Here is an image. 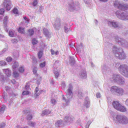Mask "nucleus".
Returning <instances> with one entry per match:
<instances>
[{
  "mask_svg": "<svg viewBox=\"0 0 128 128\" xmlns=\"http://www.w3.org/2000/svg\"><path fill=\"white\" fill-rule=\"evenodd\" d=\"M73 87L72 85L69 84L68 86V88L66 91V98L64 97V95L62 96V100L64 102H66V104L68 105L72 98L73 90Z\"/></svg>",
  "mask_w": 128,
  "mask_h": 128,
  "instance_id": "1",
  "label": "nucleus"
},
{
  "mask_svg": "<svg viewBox=\"0 0 128 128\" xmlns=\"http://www.w3.org/2000/svg\"><path fill=\"white\" fill-rule=\"evenodd\" d=\"M113 118L116 124H126L128 123V118L124 115L118 114L116 115V118Z\"/></svg>",
  "mask_w": 128,
  "mask_h": 128,
  "instance_id": "2",
  "label": "nucleus"
},
{
  "mask_svg": "<svg viewBox=\"0 0 128 128\" xmlns=\"http://www.w3.org/2000/svg\"><path fill=\"white\" fill-rule=\"evenodd\" d=\"M124 10H118L116 13V16L119 18L124 21L128 20V12Z\"/></svg>",
  "mask_w": 128,
  "mask_h": 128,
  "instance_id": "3",
  "label": "nucleus"
},
{
  "mask_svg": "<svg viewBox=\"0 0 128 128\" xmlns=\"http://www.w3.org/2000/svg\"><path fill=\"white\" fill-rule=\"evenodd\" d=\"M118 70L121 74L125 77L128 78V66L124 64L120 65L118 68Z\"/></svg>",
  "mask_w": 128,
  "mask_h": 128,
  "instance_id": "4",
  "label": "nucleus"
},
{
  "mask_svg": "<svg viewBox=\"0 0 128 128\" xmlns=\"http://www.w3.org/2000/svg\"><path fill=\"white\" fill-rule=\"evenodd\" d=\"M112 52L115 54V56H126V55L122 48H120L114 46L112 49Z\"/></svg>",
  "mask_w": 128,
  "mask_h": 128,
  "instance_id": "5",
  "label": "nucleus"
},
{
  "mask_svg": "<svg viewBox=\"0 0 128 128\" xmlns=\"http://www.w3.org/2000/svg\"><path fill=\"white\" fill-rule=\"evenodd\" d=\"M112 104L114 108L118 110L121 112H125L126 111V108L124 106H122L118 102L113 101Z\"/></svg>",
  "mask_w": 128,
  "mask_h": 128,
  "instance_id": "6",
  "label": "nucleus"
},
{
  "mask_svg": "<svg viewBox=\"0 0 128 128\" xmlns=\"http://www.w3.org/2000/svg\"><path fill=\"white\" fill-rule=\"evenodd\" d=\"M110 90L112 93L116 92L118 95H122L124 93V91L122 88L116 86H112Z\"/></svg>",
  "mask_w": 128,
  "mask_h": 128,
  "instance_id": "7",
  "label": "nucleus"
},
{
  "mask_svg": "<svg viewBox=\"0 0 128 128\" xmlns=\"http://www.w3.org/2000/svg\"><path fill=\"white\" fill-rule=\"evenodd\" d=\"M114 6L122 10H127L128 9V5L127 4H120L118 1H115L114 3Z\"/></svg>",
  "mask_w": 128,
  "mask_h": 128,
  "instance_id": "8",
  "label": "nucleus"
},
{
  "mask_svg": "<svg viewBox=\"0 0 128 128\" xmlns=\"http://www.w3.org/2000/svg\"><path fill=\"white\" fill-rule=\"evenodd\" d=\"M61 19L59 18H56L54 22L52 23L53 25L55 30H59L61 26Z\"/></svg>",
  "mask_w": 128,
  "mask_h": 128,
  "instance_id": "9",
  "label": "nucleus"
},
{
  "mask_svg": "<svg viewBox=\"0 0 128 128\" xmlns=\"http://www.w3.org/2000/svg\"><path fill=\"white\" fill-rule=\"evenodd\" d=\"M2 5L3 7L9 11L12 7L11 0H4Z\"/></svg>",
  "mask_w": 128,
  "mask_h": 128,
  "instance_id": "10",
  "label": "nucleus"
},
{
  "mask_svg": "<svg viewBox=\"0 0 128 128\" xmlns=\"http://www.w3.org/2000/svg\"><path fill=\"white\" fill-rule=\"evenodd\" d=\"M108 23L110 27H112L115 28H118L120 27L118 23L114 21H108Z\"/></svg>",
  "mask_w": 128,
  "mask_h": 128,
  "instance_id": "11",
  "label": "nucleus"
},
{
  "mask_svg": "<svg viewBox=\"0 0 128 128\" xmlns=\"http://www.w3.org/2000/svg\"><path fill=\"white\" fill-rule=\"evenodd\" d=\"M64 120V124L68 123H69V124H70V122L72 123L73 122L74 118L72 116L67 115L65 116Z\"/></svg>",
  "mask_w": 128,
  "mask_h": 128,
  "instance_id": "12",
  "label": "nucleus"
},
{
  "mask_svg": "<svg viewBox=\"0 0 128 128\" xmlns=\"http://www.w3.org/2000/svg\"><path fill=\"white\" fill-rule=\"evenodd\" d=\"M115 40L117 42H118V44L119 45H123V43L126 41V40L118 36H115Z\"/></svg>",
  "mask_w": 128,
  "mask_h": 128,
  "instance_id": "13",
  "label": "nucleus"
},
{
  "mask_svg": "<svg viewBox=\"0 0 128 128\" xmlns=\"http://www.w3.org/2000/svg\"><path fill=\"white\" fill-rule=\"evenodd\" d=\"M42 32L47 38H50L51 37V36L52 34V32H49L48 29L43 27Z\"/></svg>",
  "mask_w": 128,
  "mask_h": 128,
  "instance_id": "14",
  "label": "nucleus"
},
{
  "mask_svg": "<svg viewBox=\"0 0 128 128\" xmlns=\"http://www.w3.org/2000/svg\"><path fill=\"white\" fill-rule=\"evenodd\" d=\"M42 92V90H40L37 87H36L34 91V96L36 98L38 97V96L40 95V94Z\"/></svg>",
  "mask_w": 128,
  "mask_h": 128,
  "instance_id": "15",
  "label": "nucleus"
},
{
  "mask_svg": "<svg viewBox=\"0 0 128 128\" xmlns=\"http://www.w3.org/2000/svg\"><path fill=\"white\" fill-rule=\"evenodd\" d=\"M121 77L122 76H120V75L118 74H114L113 76L112 80L114 82L117 83L118 81L119 80Z\"/></svg>",
  "mask_w": 128,
  "mask_h": 128,
  "instance_id": "16",
  "label": "nucleus"
},
{
  "mask_svg": "<svg viewBox=\"0 0 128 128\" xmlns=\"http://www.w3.org/2000/svg\"><path fill=\"white\" fill-rule=\"evenodd\" d=\"M75 57L76 58H74V56H70V64L72 66H74V64H75V59L76 58H78L76 56H75Z\"/></svg>",
  "mask_w": 128,
  "mask_h": 128,
  "instance_id": "17",
  "label": "nucleus"
},
{
  "mask_svg": "<svg viewBox=\"0 0 128 128\" xmlns=\"http://www.w3.org/2000/svg\"><path fill=\"white\" fill-rule=\"evenodd\" d=\"M5 89L6 91L7 92L8 94H12L13 93V90L14 89L12 88H10L7 86H5Z\"/></svg>",
  "mask_w": 128,
  "mask_h": 128,
  "instance_id": "18",
  "label": "nucleus"
},
{
  "mask_svg": "<svg viewBox=\"0 0 128 128\" xmlns=\"http://www.w3.org/2000/svg\"><path fill=\"white\" fill-rule=\"evenodd\" d=\"M34 34V30L32 29H30L28 30L26 34L28 36L31 37Z\"/></svg>",
  "mask_w": 128,
  "mask_h": 128,
  "instance_id": "19",
  "label": "nucleus"
},
{
  "mask_svg": "<svg viewBox=\"0 0 128 128\" xmlns=\"http://www.w3.org/2000/svg\"><path fill=\"white\" fill-rule=\"evenodd\" d=\"M83 49H84V46L82 44L80 43L76 48V50L77 52L78 53L81 51H82Z\"/></svg>",
  "mask_w": 128,
  "mask_h": 128,
  "instance_id": "20",
  "label": "nucleus"
},
{
  "mask_svg": "<svg viewBox=\"0 0 128 128\" xmlns=\"http://www.w3.org/2000/svg\"><path fill=\"white\" fill-rule=\"evenodd\" d=\"M80 76L81 78H85L87 77V74L86 71L82 70L80 72Z\"/></svg>",
  "mask_w": 128,
  "mask_h": 128,
  "instance_id": "21",
  "label": "nucleus"
},
{
  "mask_svg": "<svg viewBox=\"0 0 128 128\" xmlns=\"http://www.w3.org/2000/svg\"><path fill=\"white\" fill-rule=\"evenodd\" d=\"M78 92H76V94L78 95V96L79 98L81 99L83 97V94L82 93V90H78Z\"/></svg>",
  "mask_w": 128,
  "mask_h": 128,
  "instance_id": "22",
  "label": "nucleus"
},
{
  "mask_svg": "<svg viewBox=\"0 0 128 128\" xmlns=\"http://www.w3.org/2000/svg\"><path fill=\"white\" fill-rule=\"evenodd\" d=\"M63 121L62 120H60L57 121L55 124V125L57 127H60L62 126Z\"/></svg>",
  "mask_w": 128,
  "mask_h": 128,
  "instance_id": "23",
  "label": "nucleus"
},
{
  "mask_svg": "<svg viewBox=\"0 0 128 128\" xmlns=\"http://www.w3.org/2000/svg\"><path fill=\"white\" fill-rule=\"evenodd\" d=\"M125 80L124 78L122 76L118 81L117 83L120 84H124L125 83Z\"/></svg>",
  "mask_w": 128,
  "mask_h": 128,
  "instance_id": "24",
  "label": "nucleus"
},
{
  "mask_svg": "<svg viewBox=\"0 0 128 128\" xmlns=\"http://www.w3.org/2000/svg\"><path fill=\"white\" fill-rule=\"evenodd\" d=\"M51 112L48 110L45 109L42 112V116H44V115H47L49 114L50 112Z\"/></svg>",
  "mask_w": 128,
  "mask_h": 128,
  "instance_id": "25",
  "label": "nucleus"
},
{
  "mask_svg": "<svg viewBox=\"0 0 128 128\" xmlns=\"http://www.w3.org/2000/svg\"><path fill=\"white\" fill-rule=\"evenodd\" d=\"M5 74L7 76H9L11 74L10 71L9 69H4L3 70Z\"/></svg>",
  "mask_w": 128,
  "mask_h": 128,
  "instance_id": "26",
  "label": "nucleus"
},
{
  "mask_svg": "<svg viewBox=\"0 0 128 128\" xmlns=\"http://www.w3.org/2000/svg\"><path fill=\"white\" fill-rule=\"evenodd\" d=\"M32 66H34V65L36 66L38 64V61L37 59L36 58L35 56H33L32 57Z\"/></svg>",
  "mask_w": 128,
  "mask_h": 128,
  "instance_id": "27",
  "label": "nucleus"
},
{
  "mask_svg": "<svg viewBox=\"0 0 128 128\" xmlns=\"http://www.w3.org/2000/svg\"><path fill=\"white\" fill-rule=\"evenodd\" d=\"M70 6L69 7L68 10L70 12H72L75 9V7L74 4L72 3L70 4Z\"/></svg>",
  "mask_w": 128,
  "mask_h": 128,
  "instance_id": "28",
  "label": "nucleus"
},
{
  "mask_svg": "<svg viewBox=\"0 0 128 128\" xmlns=\"http://www.w3.org/2000/svg\"><path fill=\"white\" fill-rule=\"evenodd\" d=\"M15 61H14L13 62L14 63L12 66V68L13 69L15 70L16 68L18 67L19 65L18 62H14Z\"/></svg>",
  "mask_w": 128,
  "mask_h": 128,
  "instance_id": "29",
  "label": "nucleus"
},
{
  "mask_svg": "<svg viewBox=\"0 0 128 128\" xmlns=\"http://www.w3.org/2000/svg\"><path fill=\"white\" fill-rule=\"evenodd\" d=\"M53 72L54 74L55 78H57L59 76L60 72L58 70H54L53 71Z\"/></svg>",
  "mask_w": 128,
  "mask_h": 128,
  "instance_id": "30",
  "label": "nucleus"
},
{
  "mask_svg": "<svg viewBox=\"0 0 128 128\" xmlns=\"http://www.w3.org/2000/svg\"><path fill=\"white\" fill-rule=\"evenodd\" d=\"M18 32H19L21 34H24L25 33V32L24 28L22 27H20L18 30Z\"/></svg>",
  "mask_w": 128,
  "mask_h": 128,
  "instance_id": "31",
  "label": "nucleus"
},
{
  "mask_svg": "<svg viewBox=\"0 0 128 128\" xmlns=\"http://www.w3.org/2000/svg\"><path fill=\"white\" fill-rule=\"evenodd\" d=\"M16 58H14V59H13L10 56L8 57L7 58H6V60L8 62H10L11 61L13 62L14 61H16Z\"/></svg>",
  "mask_w": 128,
  "mask_h": 128,
  "instance_id": "32",
  "label": "nucleus"
},
{
  "mask_svg": "<svg viewBox=\"0 0 128 128\" xmlns=\"http://www.w3.org/2000/svg\"><path fill=\"white\" fill-rule=\"evenodd\" d=\"M28 124L31 126L34 127L36 125V123L34 122L29 121L28 122Z\"/></svg>",
  "mask_w": 128,
  "mask_h": 128,
  "instance_id": "33",
  "label": "nucleus"
},
{
  "mask_svg": "<svg viewBox=\"0 0 128 128\" xmlns=\"http://www.w3.org/2000/svg\"><path fill=\"white\" fill-rule=\"evenodd\" d=\"M68 24H66L64 27V31L65 32L67 33L69 31V30H70V28L68 29Z\"/></svg>",
  "mask_w": 128,
  "mask_h": 128,
  "instance_id": "34",
  "label": "nucleus"
},
{
  "mask_svg": "<svg viewBox=\"0 0 128 128\" xmlns=\"http://www.w3.org/2000/svg\"><path fill=\"white\" fill-rule=\"evenodd\" d=\"M51 54L52 55L55 54V55H58L59 54V52L57 50H56L55 52L53 50L51 49Z\"/></svg>",
  "mask_w": 128,
  "mask_h": 128,
  "instance_id": "35",
  "label": "nucleus"
},
{
  "mask_svg": "<svg viewBox=\"0 0 128 128\" xmlns=\"http://www.w3.org/2000/svg\"><path fill=\"white\" fill-rule=\"evenodd\" d=\"M32 118V114H28L26 117V119L28 120H30Z\"/></svg>",
  "mask_w": 128,
  "mask_h": 128,
  "instance_id": "36",
  "label": "nucleus"
},
{
  "mask_svg": "<svg viewBox=\"0 0 128 128\" xmlns=\"http://www.w3.org/2000/svg\"><path fill=\"white\" fill-rule=\"evenodd\" d=\"M6 108V106H5L4 105H2L1 106V108L0 109V111L2 113H3L4 111Z\"/></svg>",
  "mask_w": 128,
  "mask_h": 128,
  "instance_id": "37",
  "label": "nucleus"
},
{
  "mask_svg": "<svg viewBox=\"0 0 128 128\" xmlns=\"http://www.w3.org/2000/svg\"><path fill=\"white\" fill-rule=\"evenodd\" d=\"M32 42L33 45H34L37 44L38 42V40L36 38H33L32 40Z\"/></svg>",
  "mask_w": 128,
  "mask_h": 128,
  "instance_id": "38",
  "label": "nucleus"
},
{
  "mask_svg": "<svg viewBox=\"0 0 128 128\" xmlns=\"http://www.w3.org/2000/svg\"><path fill=\"white\" fill-rule=\"evenodd\" d=\"M124 43H123V45H122V46L123 47H124L126 48H128V42L126 40Z\"/></svg>",
  "mask_w": 128,
  "mask_h": 128,
  "instance_id": "39",
  "label": "nucleus"
},
{
  "mask_svg": "<svg viewBox=\"0 0 128 128\" xmlns=\"http://www.w3.org/2000/svg\"><path fill=\"white\" fill-rule=\"evenodd\" d=\"M8 18L7 16H5L4 18V24H6L7 23L8 21Z\"/></svg>",
  "mask_w": 128,
  "mask_h": 128,
  "instance_id": "40",
  "label": "nucleus"
},
{
  "mask_svg": "<svg viewBox=\"0 0 128 128\" xmlns=\"http://www.w3.org/2000/svg\"><path fill=\"white\" fill-rule=\"evenodd\" d=\"M43 50H39L38 53V56H42L43 55Z\"/></svg>",
  "mask_w": 128,
  "mask_h": 128,
  "instance_id": "41",
  "label": "nucleus"
},
{
  "mask_svg": "<svg viewBox=\"0 0 128 128\" xmlns=\"http://www.w3.org/2000/svg\"><path fill=\"white\" fill-rule=\"evenodd\" d=\"M107 100H108V103L109 104H110L112 103V100L111 98L110 97H107Z\"/></svg>",
  "mask_w": 128,
  "mask_h": 128,
  "instance_id": "42",
  "label": "nucleus"
},
{
  "mask_svg": "<svg viewBox=\"0 0 128 128\" xmlns=\"http://www.w3.org/2000/svg\"><path fill=\"white\" fill-rule=\"evenodd\" d=\"M9 36L11 37H13L14 36V32L11 30L9 31Z\"/></svg>",
  "mask_w": 128,
  "mask_h": 128,
  "instance_id": "43",
  "label": "nucleus"
},
{
  "mask_svg": "<svg viewBox=\"0 0 128 128\" xmlns=\"http://www.w3.org/2000/svg\"><path fill=\"white\" fill-rule=\"evenodd\" d=\"M29 93V91H27L24 90V91L22 93V94L23 95H28Z\"/></svg>",
  "mask_w": 128,
  "mask_h": 128,
  "instance_id": "44",
  "label": "nucleus"
},
{
  "mask_svg": "<svg viewBox=\"0 0 128 128\" xmlns=\"http://www.w3.org/2000/svg\"><path fill=\"white\" fill-rule=\"evenodd\" d=\"M50 103L52 104V105H54L56 103V100L54 99H52L50 101Z\"/></svg>",
  "mask_w": 128,
  "mask_h": 128,
  "instance_id": "45",
  "label": "nucleus"
},
{
  "mask_svg": "<svg viewBox=\"0 0 128 128\" xmlns=\"http://www.w3.org/2000/svg\"><path fill=\"white\" fill-rule=\"evenodd\" d=\"M102 69L104 70V72H105L107 70V67L104 64H103L102 66Z\"/></svg>",
  "mask_w": 128,
  "mask_h": 128,
  "instance_id": "46",
  "label": "nucleus"
},
{
  "mask_svg": "<svg viewBox=\"0 0 128 128\" xmlns=\"http://www.w3.org/2000/svg\"><path fill=\"white\" fill-rule=\"evenodd\" d=\"M14 76L15 78H17L19 76L18 73L16 71L14 72H13Z\"/></svg>",
  "mask_w": 128,
  "mask_h": 128,
  "instance_id": "47",
  "label": "nucleus"
},
{
  "mask_svg": "<svg viewBox=\"0 0 128 128\" xmlns=\"http://www.w3.org/2000/svg\"><path fill=\"white\" fill-rule=\"evenodd\" d=\"M6 62L4 60L0 61V66H4L6 64Z\"/></svg>",
  "mask_w": 128,
  "mask_h": 128,
  "instance_id": "48",
  "label": "nucleus"
},
{
  "mask_svg": "<svg viewBox=\"0 0 128 128\" xmlns=\"http://www.w3.org/2000/svg\"><path fill=\"white\" fill-rule=\"evenodd\" d=\"M38 69L37 68V67L36 66H34V68H33V74H36L37 72Z\"/></svg>",
  "mask_w": 128,
  "mask_h": 128,
  "instance_id": "49",
  "label": "nucleus"
},
{
  "mask_svg": "<svg viewBox=\"0 0 128 128\" xmlns=\"http://www.w3.org/2000/svg\"><path fill=\"white\" fill-rule=\"evenodd\" d=\"M4 80V76L2 74H0V81H3Z\"/></svg>",
  "mask_w": 128,
  "mask_h": 128,
  "instance_id": "50",
  "label": "nucleus"
},
{
  "mask_svg": "<svg viewBox=\"0 0 128 128\" xmlns=\"http://www.w3.org/2000/svg\"><path fill=\"white\" fill-rule=\"evenodd\" d=\"M30 86L29 85H28L27 84H26V85L25 87V90H27V91H29V92L30 91Z\"/></svg>",
  "mask_w": 128,
  "mask_h": 128,
  "instance_id": "51",
  "label": "nucleus"
},
{
  "mask_svg": "<svg viewBox=\"0 0 128 128\" xmlns=\"http://www.w3.org/2000/svg\"><path fill=\"white\" fill-rule=\"evenodd\" d=\"M24 69L22 67H21L19 68V70L20 72L21 73L23 72L24 71Z\"/></svg>",
  "mask_w": 128,
  "mask_h": 128,
  "instance_id": "52",
  "label": "nucleus"
},
{
  "mask_svg": "<svg viewBox=\"0 0 128 128\" xmlns=\"http://www.w3.org/2000/svg\"><path fill=\"white\" fill-rule=\"evenodd\" d=\"M13 11L14 13L15 14H18V10L16 8H14L13 9Z\"/></svg>",
  "mask_w": 128,
  "mask_h": 128,
  "instance_id": "53",
  "label": "nucleus"
},
{
  "mask_svg": "<svg viewBox=\"0 0 128 128\" xmlns=\"http://www.w3.org/2000/svg\"><path fill=\"white\" fill-rule=\"evenodd\" d=\"M92 122L90 121H88L86 124L85 128H88L90 125V124Z\"/></svg>",
  "mask_w": 128,
  "mask_h": 128,
  "instance_id": "54",
  "label": "nucleus"
},
{
  "mask_svg": "<svg viewBox=\"0 0 128 128\" xmlns=\"http://www.w3.org/2000/svg\"><path fill=\"white\" fill-rule=\"evenodd\" d=\"M24 114H29L30 113V111L29 110L24 109Z\"/></svg>",
  "mask_w": 128,
  "mask_h": 128,
  "instance_id": "55",
  "label": "nucleus"
},
{
  "mask_svg": "<svg viewBox=\"0 0 128 128\" xmlns=\"http://www.w3.org/2000/svg\"><path fill=\"white\" fill-rule=\"evenodd\" d=\"M38 3V2L36 0H34L32 2V5L34 6H36Z\"/></svg>",
  "mask_w": 128,
  "mask_h": 128,
  "instance_id": "56",
  "label": "nucleus"
},
{
  "mask_svg": "<svg viewBox=\"0 0 128 128\" xmlns=\"http://www.w3.org/2000/svg\"><path fill=\"white\" fill-rule=\"evenodd\" d=\"M45 64L46 62H43L40 63V67L43 68L45 66Z\"/></svg>",
  "mask_w": 128,
  "mask_h": 128,
  "instance_id": "57",
  "label": "nucleus"
},
{
  "mask_svg": "<svg viewBox=\"0 0 128 128\" xmlns=\"http://www.w3.org/2000/svg\"><path fill=\"white\" fill-rule=\"evenodd\" d=\"M4 10L3 8L0 9V15H2L4 14Z\"/></svg>",
  "mask_w": 128,
  "mask_h": 128,
  "instance_id": "58",
  "label": "nucleus"
},
{
  "mask_svg": "<svg viewBox=\"0 0 128 128\" xmlns=\"http://www.w3.org/2000/svg\"><path fill=\"white\" fill-rule=\"evenodd\" d=\"M4 29L6 32H7L8 30V29L7 28L6 24H4Z\"/></svg>",
  "mask_w": 128,
  "mask_h": 128,
  "instance_id": "59",
  "label": "nucleus"
},
{
  "mask_svg": "<svg viewBox=\"0 0 128 128\" xmlns=\"http://www.w3.org/2000/svg\"><path fill=\"white\" fill-rule=\"evenodd\" d=\"M89 102H86V103H85L84 104V105L86 107L88 108L89 107Z\"/></svg>",
  "mask_w": 128,
  "mask_h": 128,
  "instance_id": "60",
  "label": "nucleus"
},
{
  "mask_svg": "<svg viewBox=\"0 0 128 128\" xmlns=\"http://www.w3.org/2000/svg\"><path fill=\"white\" fill-rule=\"evenodd\" d=\"M117 58L120 60H122L125 59L126 58V56H117Z\"/></svg>",
  "mask_w": 128,
  "mask_h": 128,
  "instance_id": "61",
  "label": "nucleus"
},
{
  "mask_svg": "<svg viewBox=\"0 0 128 128\" xmlns=\"http://www.w3.org/2000/svg\"><path fill=\"white\" fill-rule=\"evenodd\" d=\"M5 126V124L4 123L0 124V128H4Z\"/></svg>",
  "mask_w": 128,
  "mask_h": 128,
  "instance_id": "62",
  "label": "nucleus"
},
{
  "mask_svg": "<svg viewBox=\"0 0 128 128\" xmlns=\"http://www.w3.org/2000/svg\"><path fill=\"white\" fill-rule=\"evenodd\" d=\"M96 97L98 98L100 97V94L99 92H97L96 94Z\"/></svg>",
  "mask_w": 128,
  "mask_h": 128,
  "instance_id": "63",
  "label": "nucleus"
},
{
  "mask_svg": "<svg viewBox=\"0 0 128 128\" xmlns=\"http://www.w3.org/2000/svg\"><path fill=\"white\" fill-rule=\"evenodd\" d=\"M124 35V36L128 38V30L126 31L125 32V34Z\"/></svg>",
  "mask_w": 128,
  "mask_h": 128,
  "instance_id": "64",
  "label": "nucleus"
}]
</instances>
